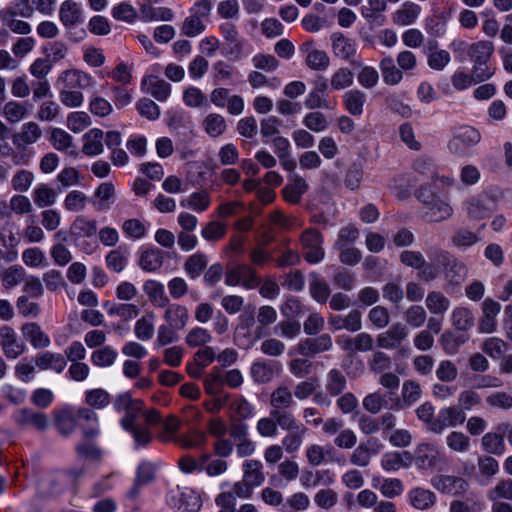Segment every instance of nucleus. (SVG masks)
<instances>
[{"label":"nucleus","instance_id":"obj_10","mask_svg":"<svg viewBox=\"0 0 512 512\" xmlns=\"http://www.w3.org/2000/svg\"><path fill=\"white\" fill-rule=\"evenodd\" d=\"M408 329L402 323L393 324L388 330L377 335L376 342L382 349H396L406 341Z\"/></svg>","mask_w":512,"mask_h":512},{"label":"nucleus","instance_id":"obj_57","mask_svg":"<svg viewBox=\"0 0 512 512\" xmlns=\"http://www.w3.org/2000/svg\"><path fill=\"white\" fill-rule=\"evenodd\" d=\"M386 404V395L378 391L369 393L362 400L363 408L371 414H378Z\"/></svg>","mask_w":512,"mask_h":512},{"label":"nucleus","instance_id":"obj_7","mask_svg":"<svg viewBox=\"0 0 512 512\" xmlns=\"http://www.w3.org/2000/svg\"><path fill=\"white\" fill-rule=\"evenodd\" d=\"M332 52L336 58L348 61L350 64L361 67L362 62L356 59V43L343 33L336 32L331 35Z\"/></svg>","mask_w":512,"mask_h":512},{"label":"nucleus","instance_id":"obj_25","mask_svg":"<svg viewBox=\"0 0 512 512\" xmlns=\"http://www.w3.org/2000/svg\"><path fill=\"white\" fill-rule=\"evenodd\" d=\"M412 461V455L408 451H393L383 455L381 466L386 471H396L403 467H409Z\"/></svg>","mask_w":512,"mask_h":512},{"label":"nucleus","instance_id":"obj_33","mask_svg":"<svg viewBox=\"0 0 512 512\" xmlns=\"http://www.w3.org/2000/svg\"><path fill=\"white\" fill-rule=\"evenodd\" d=\"M294 405L293 393L285 385L278 386L270 396L271 410H288Z\"/></svg>","mask_w":512,"mask_h":512},{"label":"nucleus","instance_id":"obj_37","mask_svg":"<svg viewBox=\"0 0 512 512\" xmlns=\"http://www.w3.org/2000/svg\"><path fill=\"white\" fill-rule=\"evenodd\" d=\"M422 395L420 385L413 380H406L402 385L401 400H398L396 406L398 408L409 407L417 402Z\"/></svg>","mask_w":512,"mask_h":512},{"label":"nucleus","instance_id":"obj_31","mask_svg":"<svg viewBox=\"0 0 512 512\" xmlns=\"http://www.w3.org/2000/svg\"><path fill=\"white\" fill-rule=\"evenodd\" d=\"M308 433V428L303 425L297 429L287 431V434L282 438L281 445L288 454L298 452L304 442V438Z\"/></svg>","mask_w":512,"mask_h":512},{"label":"nucleus","instance_id":"obj_56","mask_svg":"<svg viewBox=\"0 0 512 512\" xmlns=\"http://www.w3.org/2000/svg\"><path fill=\"white\" fill-rule=\"evenodd\" d=\"M87 200L82 191L72 190L64 199V208L69 212H80L85 209Z\"/></svg>","mask_w":512,"mask_h":512},{"label":"nucleus","instance_id":"obj_46","mask_svg":"<svg viewBox=\"0 0 512 512\" xmlns=\"http://www.w3.org/2000/svg\"><path fill=\"white\" fill-rule=\"evenodd\" d=\"M483 449L492 455L500 456L505 452L504 437L499 433H486L481 439Z\"/></svg>","mask_w":512,"mask_h":512},{"label":"nucleus","instance_id":"obj_11","mask_svg":"<svg viewBox=\"0 0 512 512\" xmlns=\"http://www.w3.org/2000/svg\"><path fill=\"white\" fill-rule=\"evenodd\" d=\"M92 83V78L89 74L77 70L71 69L61 73L58 78V85L60 88L68 90H81L89 87Z\"/></svg>","mask_w":512,"mask_h":512},{"label":"nucleus","instance_id":"obj_1","mask_svg":"<svg viewBox=\"0 0 512 512\" xmlns=\"http://www.w3.org/2000/svg\"><path fill=\"white\" fill-rule=\"evenodd\" d=\"M454 180L450 177L436 176L431 183L422 185L417 191V198L423 204L421 217L429 223H438L449 219L453 208L441 199L436 189L440 186H451Z\"/></svg>","mask_w":512,"mask_h":512},{"label":"nucleus","instance_id":"obj_42","mask_svg":"<svg viewBox=\"0 0 512 512\" xmlns=\"http://www.w3.org/2000/svg\"><path fill=\"white\" fill-rule=\"evenodd\" d=\"M309 289L312 298L318 303H325L328 300L330 287L319 274H310Z\"/></svg>","mask_w":512,"mask_h":512},{"label":"nucleus","instance_id":"obj_45","mask_svg":"<svg viewBox=\"0 0 512 512\" xmlns=\"http://www.w3.org/2000/svg\"><path fill=\"white\" fill-rule=\"evenodd\" d=\"M426 307L432 314H444L450 307V300L439 291H431L428 293Z\"/></svg>","mask_w":512,"mask_h":512},{"label":"nucleus","instance_id":"obj_15","mask_svg":"<svg viewBox=\"0 0 512 512\" xmlns=\"http://www.w3.org/2000/svg\"><path fill=\"white\" fill-rule=\"evenodd\" d=\"M301 50L306 53L305 63L314 71H324L330 65V58L323 50H318L313 47L312 42H305L301 46Z\"/></svg>","mask_w":512,"mask_h":512},{"label":"nucleus","instance_id":"obj_48","mask_svg":"<svg viewBox=\"0 0 512 512\" xmlns=\"http://www.w3.org/2000/svg\"><path fill=\"white\" fill-rule=\"evenodd\" d=\"M56 198V191L46 184L38 185L33 191V201L39 208L52 206L55 204Z\"/></svg>","mask_w":512,"mask_h":512},{"label":"nucleus","instance_id":"obj_55","mask_svg":"<svg viewBox=\"0 0 512 512\" xmlns=\"http://www.w3.org/2000/svg\"><path fill=\"white\" fill-rule=\"evenodd\" d=\"M141 18L144 21H171L174 18V13L167 7H142Z\"/></svg>","mask_w":512,"mask_h":512},{"label":"nucleus","instance_id":"obj_23","mask_svg":"<svg viewBox=\"0 0 512 512\" xmlns=\"http://www.w3.org/2000/svg\"><path fill=\"white\" fill-rule=\"evenodd\" d=\"M408 500L415 509L428 510L435 505L436 495L431 490L416 487L408 492Z\"/></svg>","mask_w":512,"mask_h":512},{"label":"nucleus","instance_id":"obj_22","mask_svg":"<svg viewBox=\"0 0 512 512\" xmlns=\"http://www.w3.org/2000/svg\"><path fill=\"white\" fill-rule=\"evenodd\" d=\"M163 262L164 252L159 248L152 247L141 252L138 265L146 272H155L162 267Z\"/></svg>","mask_w":512,"mask_h":512},{"label":"nucleus","instance_id":"obj_9","mask_svg":"<svg viewBox=\"0 0 512 512\" xmlns=\"http://www.w3.org/2000/svg\"><path fill=\"white\" fill-rule=\"evenodd\" d=\"M332 346V337L324 333L317 337L301 340L297 345V352L305 357H313L317 354L329 351Z\"/></svg>","mask_w":512,"mask_h":512},{"label":"nucleus","instance_id":"obj_4","mask_svg":"<svg viewBox=\"0 0 512 512\" xmlns=\"http://www.w3.org/2000/svg\"><path fill=\"white\" fill-rule=\"evenodd\" d=\"M433 261L444 269V275L451 285L461 284L467 276L466 266L446 251H436Z\"/></svg>","mask_w":512,"mask_h":512},{"label":"nucleus","instance_id":"obj_19","mask_svg":"<svg viewBox=\"0 0 512 512\" xmlns=\"http://www.w3.org/2000/svg\"><path fill=\"white\" fill-rule=\"evenodd\" d=\"M166 310L164 312L163 318L166 321V324L176 328L177 330H182L189 319V313L185 306L180 304H170L168 303Z\"/></svg>","mask_w":512,"mask_h":512},{"label":"nucleus","instance_id":"obj_17","mask_svg":"<svg viewBox=\"0 0 512 512\" xmlns=\"http://www.w3.org/2000/svg\"><path fill=\"white\" fill-rule=\"evenodd\" d=\"M438 450L432 444L423 443L416 447L414 457L415 465L420 469H432L438 463Z\"/></svg>","mask_w":512,"mask_h":512},{"label":"nucleus","instance_id":"obj_47","mask_svg":"<svg viewBox=\"0 0 512 512\" xmlns=\"http://www.w3.org/2000/svg\"><path fill=\"white\" fill-rule=\"evenodd\" d=\"M155 315L150 312L138 319L135 323L134 333L141 341H148L154 335Z\"/></svg>","mask_w":512,"mask_h":512},{"label":"nucleus","instance_id":"obj_14","mask_svg":"<svg viewBox=\"0 0 512 512\" xmlns=\"http://www.w3.org/2000/svg\"><path fill=\"white\" fill-rule=\"evenodd\" d=\"M308 183L298 174L291 175L288 183L282 190V195L285 201L290 204L300 203L302 196L308 191Z\"/></svg>","mask_w":512,"mask_h":512},{"label":"nucleus","instance_id":"obj_8","mask_svg":"<svg viewBox=\"0 0 512 512\" xmlns=\"http://www.w3.org/2000/svg\"><path fill=\"white\" fill-rule=\"evenodd\" d=\"M0 346L6 358L16 359L26 350L25 343L10 326L0 328Z\"/></svg>","mask_w":512,"mask_h":512},{"label":"nucleus","instance_id":"obj_44","mask_svg":"<svg viewBox=\"0 0 512 512\" xmlns=\"http://www.w3.org/2000/svg\"><path fill=\"white\" fill-rule=\"evenodd\" d=\"M488 79L481 76L478 72L466 73L463 71H457L453 74L451 81L452 85L456 90H465L473 84L482 83Z\"/></svg>","mask_w":512,"mask_h":512},{"label":"nucleus","instance_id":"obj_3","mask_svg":"<svg viewBox=\"0 0 512 512\" xmlns=\"http://www.w3.org/2000/svg\"><path fill=\"white\" fill-rule=\"evenodd\" d=\"M481 140L480 132L472 126L464 125L453 131L448 142V150L456 156H465L470 153Z\"/></svg>","mask_w":512,"mask_h":512},{"label":"nucleus","instance_id":"obj_24","mask_svg":"<svg viewBox=\"0 0 512 512\" xmlns=\"http://www.w3.org/2000/svg\"><path fill=\"white\" fill-rule=\"evenodd\" d=\"M15 420L22 426L31 425L41 431L45 430L49 424V419L44 413L34 412L28 408L19 410L15 414Z\"/></svg>","mask_w":512,"mask_h":512},{"label":"nucleus","instance_id":"obj_43","mask_svg":"<svg viewBox=\"0 0 512 512\" xmlns=\"http://www.w3.org/2000/svg\"><path fill=\"white\" fill-rule=\"evenodd\" d=\"M452 325L459 331H467L474 326L475 318L466 307H456L451 314Z\"/></svg>","mask_w":512,"mask_h":512},{"label":"nucleus","instance_id":"obj_5","mask_svg":"<svg viewBox=\"0 0 512 512\" xmlns=\"http://www.w3.org/2000/svg\"><path fill=\"white\" fill-rule=\"evenodd\" d=\"M69 232L77 246L81 247V249L86 253H92L94 248L86 241V239H92L96 236V220L88 219L83 215H79L73 220Z\"/></svg>","mask_w":512,"mask_h":512},{"label":"nucleus","instance_id":"obj_29","mask_svg":"<svg viewBox=\"0 0 512 512\" xmlns=\"http://www.w3.org/2000/svg\"><path fill=\"white\" fill-rule=\"evenodd\" d=\"M421 12V7L413 2H405L393 14V22L400 26L413 24Z\"/></svg>","mask_w":512,"mask_h":512},{"label":"nucleus","instance_id":"obj_51","mask_svg":"<svg viewBox=\"0 0 512 512\" xmlns=\"http://www.w3.org/2000/svg\"><path fill=\"white\" fill-rule=\"evenodd\" d=\"M354 82L353 72L346 68H338L331 76L330 87L332 90H343L350 87Z\"/></svg>","mask_w":512,"mask_h":512},{"label":"nucleus","instance_id":"obj_52","mask_svg":"<svg viewBox=\"0 0 512 512\" xmlns=\"http://www.w3.org/2000/svg\"><path fill=\"white\" fill-rule=\"evenodd\" d=\"M204 129L211 137H218L226 130V121L224 117L217 113L208 114L203 122Z\"/></svg>","mask_w":512,"mask_h":512},{"label":"nucleus","instance_id":"obj_53","mask_svg":"<svg viewBox=\"0 0 512 512\" xmlns=\"http://www.w3.org/2000/svg\"><path fill=\"white\" fill-rule=\"evenodd\" d=\"M220 30L224 39L229 43L230 53H240L242 50V42L239 40V34L233 23L226 22L220 25Z\"/></svg>","mask_w":512,"mask_h":512},{"label":"nucleus","instance_id":"obj_49","mask_svg":"<svg viewBox=\"0 0 512 512\" xmlns=\"http://www.w3.org/2000/svg\"><path fill=\"white\" fill-rule=\"evenodd\" d=\"M373 444H376V441L374 439H369L367 443L359 444L352 452L350 456V462L353 465L359 467L368 466L372 456V449L370 445Z\"/></svg>","mask_w":512,"mask_h":512},{"label":"nucleus","instance_id":"obj_18","mask_svg":"<svg viewBox=\"0 0 512 512\" xmlns=\"http://www.w3.org/2000/svg\"><path fill=\"white\" fill-rule=\"evenodd\" d=\"M300 481L302 486L305 488H312L317 486L328 487L335 482V476L329 469L304 471Z\"/></svg>","mask_w":512,"mask_h":512},{"label":"nucleus","instance_id":"obj_16","mask_svg":"<svg viewBox=\"0 0 512 512\" xmlns=\"http://www.w3.org/2000/svg\"><path fill=\"white\" fill-rule=\"evenodd\" d=\"M278 371V363L270 360H257L250 368V375L254 382L266 384L272 381Z\"/></svg>","mask_w":512,"mask_h":512},{"label":"nucleus","instance_id":"obj_27","mask_svg":"<svg viewBox=\"0 0 512 512\" xmlns=\"http://www.w3.org/2000/svg\"><path fill=\"white\" fill-rule=\"evenodd\" d=\"M35 365L40 370H53L61 373L66 367L65 358L59 353L43 352L35 357Z\"/></svg>","mask_w":512,"mask_h":512},{"label":"nucleus","instance_id":"obj_36","mask_svg":"<svg viewBox=\"0 0 512 512\" xmlns=\"http://www.w3.org/2000/svg\"><path fill=\"white\" fill-rule=\"evenodd\" d=\"M84 144L82 151L85 155L96 156L103 152V131L100 129H92L84 136Z\"/></svg>","mask_w":512,"mask_h":512},{"label":"nucleus","instance_id":"obj_61","mask_svg":"<svg viewBox=\"0 0 512 512\" xmlns=\"http://www.w3.org/2000/svg\"><path fill=\"white\" fill-rule=\"evenodd\" d=\"M205 24L197 16L186 17L181 25V33L187 37H196L204 32Z\"/></svg>","mask_w":512,"mask_h":512},{"label":"nucleus","instance_id":"obj_26","mask_svg":"<svg viewBox=\"0 0 512 512\" xmlns=\"http://www.w3.org/2000/svg\"><path fill=\"white\" fill-rule=\"evenodd\" d=\"M21 332L34 348H46L51 343L49 337L41 330L38 323H25L21 327Z\"/></svg>","mask_w":512,"mask_h":512},{"label":"nucleus","instance_id":"obj_6","mask_svg":"<svg viewBox=\"0 0 512 512\" xmlns=\"http://www.w3.org/2000/svg\"><path fill=\"white\" fill-rule=\"evenodd\" d=\"M466 420V414L460 406H448L439 410L431 423V432L442 434L446 428H454L462 425Z\"/></svg>","mask_w":512,"mask_h":512},{"label":"nucleus","instance_id":"obj_12","mask_svg":"<svg viewBox=\"0 0 512 512\" xmlns=\"http://www.w3.org/2000/svg\"><path fill=\"white\" fill-rule=\"evenodd\" d=\"M431 483L438 491L452 495L464 493L469 486L465 479L451 475H438L432 478Z\"/></svg>","mask_w":512,"mask_h":512},{"label":"nucleus","instance_id":"obj_20","mask_svg":"<svg viewBox=\"0 0 512 512\" xmlns=\"http://www.w3.org/2000/svg\"><path fill=\"white\" fill-rule=\"evenodd\" d=\"M59 19L65 27H74L82 23V10L78 3L66 0L60 5Z\"/></svg>","mask_w":512,"mask_h":512},{"label":"nucleus","instance_id":"obj_21","mask_svg":"<svg viewBox=\"0 0 512 512\" xmlns=\"http://www.w3.org/2000/svg\"><path fill=\"white\" fill-rule=\"evenodd\" d=\"M142 85L145 91L158 101H165L171 93V85L154 75L144 78Z\"/></svg>","mask_w":512,"mask_h":512},{"label":"nucleus","instance_id":"obj_28","mask_svg":"<svg viewBox=\"0 0 512 512\" xmlns=\"http://www.w3.org/2000/svg\"><path fill=\"white\" fill-rule=\"evenodd\" d=\"M386 9V0H368V6L361 8V15L370 24L381 26L385 22V17L381 13Z\"/></svg>","mask_w":512,"mask_h":512},{"label":"nucleus","instance_id":"obj_58","mask_svg":"<svg viewBox=\"0 0 512 512\" xmlns=\"http://www.w3.org/2000/svg\"><path fill=\"white\" fill-rule=\"evenodd\" d=\"M117 357V352L109 346L95 350L91 355V361L99 367L111 366Z\"/></svg>","mask_w":512,"mask_h":512},{"label":"nucleus","instance_id":"obj_35","mask_svg":"<svg viewBox=\"0 0 512 512\" xmlns=\"http://www.w3.org/2000/svg\"><path fill=\"white\" fill-rule=\"evenodd\" d=\"M143 290L156 307H165L169 303V298L165 294L164 285L156 280H147L143 285Z\"/></svg>","mask_w":512,"mask_h":512},{"label":"nucleus","instance_id":"obj_60","mask_svg":"<svg viewBox=\"0 0 512 512\" xmlns=\"http://www.w3.org/2000/svg\"><path fill=\"white\" fill-rule=\"evenodd\" d=\"M447 446L454 452H466L470 447V439L467 435L459 431H452L446 437Z\"/></svg>","mask_w":512,"mask_h":512},{"label":"nucleus","instance_id":"obj_39","mask_svg":"<svg viewBox=\"0 0 512 512\" xmlns=\"http://www.w3.org/2000/svg\"><path fill=\"white\" fill-rule=\"evenodd\" d=\"M383 81L387 85H397L403 79V73L400 68L396 67L392 57H385L379 64Z\"/></svg>","mask_w":512,"mask_h":512},{"label":"nucleus","instance_id":"obj_50","mask_svg":"<svg viewBox=\"0 0 512 512\" xmlns=\"http://www.w3.org/2000/svg\"><path fill=\"white\" fill-rule=\"evenodd\" d=\"M271 415L275 417L277 428L283 431L287 432L303 426L288 410H271Z\"/></svg>","mask_w":512,"mask_h":512},{"label":"nucleus","instance_id":"obj_54","mask_svg":"<svg viewBox=\"0 0 512 512\" xmlns=\"http://www.w3.org/2000/svg\"><path fill=\"white\" fill-rule=\"evenodd\" d=\"M181 206L197 212L206 210L210 205V196L206 191L194 192L187 199L181 201Z\"/></svg>","mask_w":512,"mask_h":512},{"label":"nucleus","instance_id":"obj_2","mask_svg":"<svg viewBox=\"0 0 512 512\" xmlns=\"http://www.w3.org/2000/svg\"><path fill=\"white\" fill-rule=\"evenodd\" d=\"M494 53V45L490 41L481 40L472 43L468 47V57L472 62V72H478L481 76L490 79L495 70L490 68L488 62Z\"/></svg>","mask_w":512,"mask_h":512},{"label":"nucleus","instance_id":"obj_38","mask_svg":"<svg viewBox=\"0 0 512 512\" xmlns=\"http://www.w3.org/2000/svg\"><path fill=\"white\" fill-rule=\"evenodd\" d=\"M343 102L351 115L359 116L363 113L366 95L358 89L349 90L343 95Z\"/></svg>","mask_w":512,"mask_h":512},{"label":"nucleus","instance_id":"obj_40","mask_svg":"<svg viewBox=\"0 0 512 512\" xmlns=\"http://www.w3.org/2000/svg\"><path fill=\"white\" fill-rule=\"evenodd\" d=\"M208 264L207 256L204 253L196 252L190 255L184 263V271L191 279L198 278Z\"/></svg>","mask_w":512,"mask_h":512},{"label":"nucleus","instance_id":"obj_32","mask_svg":"<svg viewBox=\"0 0 512 512\" xmlns=\"http://www.w3.org/2000/svg\"><path fill=\"white\" fill-rule=\"evenodd\" d=\"M115 187L111 182L101 183L94 192L93 205L97 210L102 211L110 207L114 202Z\"/></svg>","mask_w":512,"mask_h":512},{"label":"nucleus","instance_id":"obj_30","mask_svg":"<svg viewBox=\"0 0 512 512\" xmlns=\"http://www.w3.org/2000/svg\"><path fill=\"white\" fill-rule=\"evenodd\" d=\"M347 387V379L345 375L337 368L328 371L325 378V389L331 397L341 395Z\"/></svg>","mask_w":512,"mask_h":512},{"label":"nucleus","instance_id":"obj_63","mask_svg":"<svg viewBox=\"0 0 512 512\" xmlns=\"http://www.w3.org/2000/svg\"><path fill=\"white\" fill-rule=\"evenodd\" d=\"M487 497L491 501L498 499L512 500V479L499 481L494 488L488 491Z\"/></svg>","mask_w":512,"mask_h":512},{"label":"nucleus","instance_id":"obj_41","mask_svg":"<svg viewBox=\"0 0 512 512\" xmlns=\"http://www.w3.org/2000/svg\"><path fill=\"white\" fill-rule=\"evenodd\" d=\"M262 467V463L258 460L245 461L243 464V479L252 487L260 486L265 480Z\"/></svg>","mask_w":512,"mask_h":512},{"label":"nucleus","instance_id":"obj_34","mask_svg":"<svg viewBox=\"0 0 512 512\" xmlns=\"http://www.w3.org/2000/svg\"><path fill=\"white\" fill-rule=\"evenodd\" d=\"M229 409L231 411L229 416L230 421L243 422L254 415L253 405L244 397H239L233 400L229 404Z\"/></svg>","mask_w":512,"mask_h":512},{"label":"nucleus","instance_id":"obj_13","mask_svg":"<svg viewBox=\"0 0 512 512\" xmlns=\"http://www.w3.org/2000/svg\"><path fill=\"white\" fill-rule=\"evenodd\" d=\"M42 136V130L40 126L33 122L24 123L20 131L15 133L12 137L13 144L20 148L25 149L27 146L36 143Z\"/></svg>","mask_w":512,"mask_h":512},{"label":"nucleus","instance_id":"obj_59","mask_svg":"<svg viewBox=\"0 0 512 512\" xmlns=\"http://www.w3.org/2000/svg\"><path fill=\"white\" fill-rule=\"evenodd\" d=\"M85 402L91 407L102 409L109 404L110 395L104 389H92L86 392Z\"/></svg>","mask_w":512,"mask_h":512},{"label":"nucleus","instance_id":"obj_64","mask_svg":"<svg viewBox=\"0 0 512 512\" xmlns=\"http://www.w3.org/2000/svg\"><path fill=\"white\" fill-rule=\"evenodd\" d=\"M3 115L9 123H18L25 117L26 109L19 102L9 101L4 105Z\"/></svg>","mask_w":512,"mask_h":512},{"label":"nucleus","instance_id":"obj_62","mask_svg":"<svg viewBox=\"0 0 512 512\" xmlns=\"http://www.w3.org/2000/svg\"><path fill=\"white\" fill-rule=\"evenodd\" d=\"M136 109L142 117L155 121L160 116L159 106L149 98H142L136 103Z\"/></svg>","mask_w":512,"mask_h":512}]
</instances>
